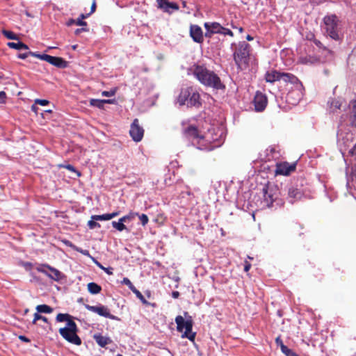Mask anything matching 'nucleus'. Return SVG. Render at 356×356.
<instances>
[{
	"label": "nucleus",
	"instance_id": "1",
	"mask_svg": "<svg viewBox=\"0 0 356 356\" xmlns=\"http://www.w3.org/2000/svg\"><path fill=\"white\" fill-rule=\"evenodd\" d=\"M194 77L203 86L216 90H222L225 86L219 76L209 69L205 64L195 63L189 69Z\"/></svg>",
	"mask_w": 356,
	"mask_h": 356
},
{
	"label": "nucleus",
	"instance_id": "2",
	"mask_svg": "<svg viewBox=\"0 0 356 356\" xmlns=\"http://www.w3.org/2000/svg\"><path fill=\"white\" fill-rule=\"evenodd\" d=\"M233 49L234 60L237 68L241 70H245L249 67L250 59V45L245 41L239 42L238 44H232Z\"/></svg>",
	"mask_w": 356,
	"mask_h": 356
},
{
	"label": "nucleus",
	"instance_id": "3",
	"mask_svg": "<svg viewBox=\"0 0 356 356\" xmlns=\"http://www.w3.org/2000/svg\"><path fill=\"white\" fill-rule=\"evenodd\" d=\"M177 102L180 106L199 107L201 105L199 92L192 86L182 88L177 97Z\"/></svg>",
	"mask_w": 356,
	"mask_h": 356
},
{
	"label": "nucleus",
	"instance_id": "4",
	"mask_svg": "<svg viewBox=\"0 0 356 356\" xmlns=\"http://www.w3.org/2000/svg\"><path fill=\"white\" fill-rule=\"evenodd\" d=\"M293 78L296 80H289L287 83L291 85L286 94V102L291 105H296L302 99L304 95L305 88L301 81L293 74Z\"/></svg>",
	"mask_w": 356,
	"mask_h": 356
},
{
	"label": "nucleus",
	"instance_id": "5",
	"mask_svg": "<svg viewBox=\"0 0 356 356\" xmlns=\"http://www.w3.org/2000/svg\"><path fill=\"white\" fill-rule=\"evenodd\" d=\"M79 331L78 327L75 322H70L68 326L61 327L58 332L61 337L70 343L80 346L81 339L77 335Z\"/></svg>",
	"mask_w": 356,
	"mask_h": 356
},
{
	"label": "nucleus",
	"instance_id": "6",
	"mask_svg": "<svg viewBox=\"0 0 356 356\" xmlns=\"http://www.w3.org/2000/svg\"><path fill=\"white\" fill-rule=\"evenodd\" d=\"M175 323H177V331L182 332L184 329H185L181 337L187 338L191 341L193 342L195 339L196 333L192 332L193 321L191 317H189V319L185 321L181 316H177L175 318Z\"/></svg>",
	"mask_w": 356,
	"mask_h": 356
},
{
	"label": "nucleus",
	"instance_id": "7",
	"mask_svg": "<svg viewBox=\"0 0 356 356\" xmlns=\"http://www.w3.org/2000/svg\"><path fill=\"white\" fill-rule=\"evenodd\" d=\"M325 29L327 34L333 40L340 39L338 31V19L334 15L325 16L323 18Z\"/></svg>",
	"mask_w": 356,
	"mask_h": 356
},
{
	"label": "nucleus",
	"instance_id": "8",
	"mask_svg": "<svg viewBox=\"0 0 356 356\" xmlns=\"http://www.w3.org/2000/svg\"><path fill=\"white\" fill-rule=\"evenodd\" d=\"M290 79L296 80L293 78V74L280 72L275 70L268 71L265 74L266 81L270 83H273L277 81H283L285 83H288V81H289Z\"/></svg>",
	"mask_w": 356,
	"mask_h": 356
},
{
	"label": "nucleus",
	"instance_id": "9",
	"mask_svg": "<svg viewBox=\"0 0 356 356\" xmlns=\"http://www.w3.org/2000/svg\"><path fill=\"white\" fill-rule=\"evenodd\" d=\"M302 184L298 183L292 184L288 188V200L290 203L293 204L294 202L300 200L304 195V192L302 189Z\"/></svg>",
	"mask_w": 356,
	"mask_h": 356
},
{
	"label": "nucleus",
	"instance_id": "10",
	"mask_svg": "<svg viewBox=\"0 0 356 356\" xmlns=\"http://www.w3.org/2000/svg\"><path fill=\"white\" fill-rule=\"evenodd\" d=\"M129 134L135 142H140L143 139L144 129L141 126H140L138 119H134L131 123Z\"/></svg>",
	"mask_w": 356,
	"mask_h": 356
},
{
	"label": "nucleus",
	"instance_id": "11",
	"mask_svg": "<svg viewBox=\"0 0 356 356\" xmlns=\"http://www.w3.org/2000/svg\"><path fill=\"white\" fill-rule=\"evenodd\" d=\"M277 189L273 186L265 185L263 188V195L264 201L268 207H270L275 200L277 198L276 192Z\"/></svg>",
	"mask_w": 356,
	"mask_h": 356
},
{
	"label": "nucleus",
	"instance_id": "12",
	"mask_svg": "<svg viewBox=\"0 0 356 356\" xmlns=\"http://www.w3.org/2000/svg\"><path fill=\"white\" fill-rule=\"evenodd\" d=\"M296 168V163H289L288 162H282L277 163L275 174L282 175H289L294 172Z\"/></svg>",
	"mask_w": 356,
	"mask_h": 356
},
{
	"label": "nucleus",
	"instance_id": "13",
	"mask_svg": "<svg viewBox=\"0 0 356 356\" xmlns=\"http://www.w3.org/2000/svg\"><path fill=\"white\" fill-rule=\"evenodd\" d=\"M253 104L257 111H263L268 104L267 97L261 92L257 91L254 97Z\"/></svg>",
	"mask_w": 356,
	"mask_h": 356
},
{
	"label": "nucleus",
	"instance_id": "14",
	"mask_svg": "<svg viewBox=\"0 0 356 356\" xmlns=\"http://www.w3.org/2000/svg\"><path fill=\"white\" fill-rule=\"evenodd\" d=\"M85 307L88 310H89L90 312H95V313H97V314H99L101 316L108 318L113 319V320H115V319L117 318L115 316L111 314L109 312L108 309L106 307L104 306V305L91 306V305H86Z\"/></svg>",
	"mask_w": 356,
	"mask_h": 356
},
{
	"label": "nucleus",
	"instance_id": "15",
	"mask_svg": "<svg viewBox=\"0 0 356 356\" xmlns=\"http://www.w3.org/2000/svg\"><path fill=\"white\" fill-rule=\"evenodd\" d=\"M190 36L195 42L202 44L204 42V33L202 28L197 24H191L189 29Z\"/></svg>",
	"mask_w": 356,
	"mask_h": 356
},
{
	"label": "nucleus",
	"instance_id": "16",
	"mask_svg": "<svg viewBox=\"0 0 356 356\" xmlns=\"http://www.w3.org/2000/svg\"><path fill=\"white\" fill-rule=\"evenodd\" d=\"M45 61L50 63L51 65L60 68L64 69L67 67L68 63L61 57H56L48 55L45 56Z\"/></svg>",
	"mask_w": 356,
	"mask_h": 356
},
{
	"label": "nucleus",
	"instance_id": "17",
	"mask_svg": "<svg viewBox=\"0 0 356 356\" xmlns=\"http://www.w3.org/2000/svg\"><path fill=\"white\" fill-rule=\"evenodd\" d=\"M184 135L189 140L200 138L197 127L193 125H189L186 127L184 130Z\"/></svg>",
	"mask_w": 356,
	"mask_h": 356
},
{
	"label": "nucleus",
	"instance_id": "18",
	"mask_svg": "<svg viewBox=\"0 0 356 356\" xmlns=\"http://www.w3.org/2000/svg\"><path fill=\"white\" fill-rule=\"evenodd\" d=\"M44 266H46L47 269H48L49 270V272H48V275L47 276L49 277L50 279L54 280L57 282L62 280V278L63 277V274L58 269L54 268L49 265H44Z\"/></svg>",
	"mask_w": 356,
	"mask_h": 356
},
{
	"label": "nucleus",
	"instance_id": "19",
	"mask_svg": "<svg viewBox=\"0 0 356 356\" xmlns=\"http://www.w3.org/2000/svg\"><path fill=\"white\" fill-rule=\"evenodd\" d=\"M96 343L102 348H105L108 344L111 343L113 341L110 337L103 336L100 334H96L93 337Z\"/></svg>",
	"mask_w": 356,
	"mask_h": 356
},
{
	"label": "nucleus",
	"instance_id": "20",
	"mask_svg": "<svg viewBox=\"0 0 356 356\" xmlns=\"http://www.w3.org/2000/svg\"><path fill=\"white\" fill-rule=\"evenodd\" d=\"M115 102V99H91L90 100V105L92 106L97 107L99 108H103L105 104H113Z\"/></svg>",
	"mask_w": 356,
	"mask_h": 356
},
{
	"label": "nucleus",
	"instance_id": "21",
	"mask_svg": "<svg viewBox=\"0 0 356 356\" xmlns=\"http://www.w3.org/2000/svg\"><path fill=\"white\" fill-rule=\"evenodd\" d=\"M205 29H210L211 33H219L221 32L222 26L218 22H205L204 24Z\"/></svg>",
	"mask_w": 356,
	"mask_h": 356
},
{
	"label": "nucleus",
	"instance_id": "22",
	"mask_svg": "<svg viewBox=\"0 0 356 356\" xmlns=\"http://www.w3.org/2000/svg\"><path fill=\"white\" fill-rule=\"evenodd\" d=\"M56 319L58 322H67V326H68V323L70 322H74L73 321V317L69 314L59 313L58 314H57Z\"/></svg>",
	"mask_w": 356,
	"mask_h": 356
},
{
	"label": "nucleus",
	"instance_id": "23",
	"mask_svg": "<svg viewBox=\"0 0 356 356\" xmlns=\"http://www.w3.org/2000/svg\"><path fill=\"white\" fill-rule=\"evenodd\" d=\"M88 290L91 294H97L101 292L102 287L95 282L88 284Z\"/></svg>",
	"mask_w": 356,
	"mask_h": 356
},
{
	"label": "nucleus",
	"instance_id": "24",
	"mask_svg": "<svg viewBox=\"0 0 356 356\" xmlns=\"http://www.w3.org/2000/svg\"><path fill=\"white\" fill-rule=\"evenodd\" d=\"M7 45L10 48L18 49V50L29 49V47L26 44L23 43L21 41H19L17 42H10L7 44Z\"/></svg>",
	"mask_w": 356,
	"mask_h": 356
},
{
	"label": "nucleus",
	"instance_id": "25",
	"mask_svg": "<svg viewBox=\"0 0 356 356\" xmlns=\"http://www.w3.org/2000/svg\"><path fill=\"white\" fill-rule=\"evenodd\" d=\"M37 312L50 314L53 312V308L47 305H39L36 307Z\"/></svg>",
	"mask_w": 356,
	"mask_h": 356
},
{
	"label": "nucleus",
	"instance_id": "26",
	"mask_svg": "<svg viewBox=\"0 0 356 356\" xmlns=\"http://www.w3.org/2000/svg\"><path fill=\"white\" fill-rule=\"evenodd\" d=\"M90 15V13L88 14H81L79 17L76 20V24L81 26H86L87 22L83 21L84 19L88 17Z\"/></svg>",
	"mask_w": 356,
	"mask_h": 356
},
{
	"label": "nucleus",
	"instance_id": "27",
	"mask_svg": "<svg viewBox=\"0 0 356 356\" xmlns=\"http://www.w3.org/2000/svg\"><path fill=\"white\" fill-rule=\"evenodd\" d=\"M179 8V7L177 3L168 1L164 12L170 13V9L173 10H178Z\"/></svg>",
	"mask_w": 356,
	"mask_h": 356
},
{
	"label": "nucleus",
	"instance_id": "28",
	"mask_svg": "<svg viewBox=\"0 0 356 356\" xmlns=\"http://www.w3.org/2000/svg\"><path fill=\"white\" fill-rule=\"evenodd\" d=\"M136 297L145 305H149L150 303L144 298L143 294L136 288L131 291Z\"/></svg>",
	"mask_w": 356,
	"mask_h": 356
},
{
	"label": "nucleus",
	"instance_id": "29",
	"mask_svg": "<svg viewBox=\"0 0 356 356\" xmlns=\"http://www.w3.org/2000/svg\"><path fill=\"white\" fill-rule=\"evenodd\" d=\"M3 35L9 40H18V36L13 31L3 29Z\"/></svg>",
	"mask_w": 356,
	"mask_h": 356
},
{
	"label": "nucleus",
	"instance_id": "30",
	"mask_svg": "<svg viewBox=\"0 0 356 356\" xmlns=\"http://www.w3.org/2000/svg\"><path fill=\"white\" fill-rule=\"evenodd\" d=\"M112 225L114 228H115L117 230L120 232H122L127 229L124 222L122 221H120V220H118V222L113 221Z\"/></svg>",
	"mask_w": 356,
	"mask_h": 356
},
{
	"label": "nucleus",
	"instance_id": "31",
	"mask_svg": "<svg viewBox=\"0 0 356 356\" xmlns=\"http://www.w3.org/2000/svg\"><path fill=\"white\" fill-rule=\"evenodd\" d=\"M286 356H299L293 350L289 348L286 346H282L281 350Z\"/></svg>",
	"mask_w": 356,
	"mask_h": 356
},
{
	"label": "nucleus",
	"instance_id": "32",
	"mask_svg": "<svg viewBox=\"0 0 356 356\" xmlns=\"http://www.w3.org/2000/svg\"><path fill=\"white\" fill-rule=\"evenodd\" d=\"M92 219L95 220H111V217L109 213H106L103 215L92 216Z\"/></svg>",
	"mask_w": 356,
	"mask_h": 356
},
{
	"label": "nucleus",
	"instance_id": "33",
	"mask_svg": "<svg viewBox=\"0 0 356 356\" xmlns=\"http://www.w3.org/2000/svg\"><path fill=\"white\" fill-rule=\"evenodd\" d=\"M38 320H42L45 323H48V318L47 317L42 316L38 312H36L34 314V318L32 321V323L35 324L37 321H38Z\"/></svg>",
	"mask_w": 356,
	"mask_h": 356
},
{
	"label": "nucleus",
	"instance_id": "34",
	"mask_svg": "<svg viewBox=\"0 0 356 356\" xmlns=\"http://www.w3.org/2000/svg\"><path fill=\"white\" fill-rule=\"evenodd\" d=\"M28 54H30V56H33V57H35V58H38L40 60H44L45 61V56H47V54H38V52H33V51H28Z\"/></svg>",
	"mask_w": 356,
	"mask_h": 356
},
{
	"label": "nucleus",
	"instance_id": "35",
	"mask_svg": "<svg viewBox=\"0 0 356 356\" xmlns=\"http://www.w3.org/2000/svg\"><path fill=\"white\" fill-rule=\"evenodd\" d=\"M352 123L356 127V101L354 102L352 110Z\"/></svg>",
	"mask_w": 356,
	"mask_h": 356
},
{
	"label": "nucleus",
	"instance_id": "36",
	"mask_svg": "<svg viewBox=\"0 0 356 356\" xmlns=\"http://www.w3.org/2000/svg\"><path fill=\"white\" fill-rule=\"evenodd\" d=\"M220 34H222L224 35H229L231 37L234 36V33L230 29L225 28L223 26L221 29V32L220 33Z\"/></svg>",
	"mask_w": 356,
	"mask_h": 356
},
{
	"label": "nucleus",
	"instance_id": "37",
	"mask_svg": "<svg viewBox=\"0 0 356 356\" xmlns=\"http://www.w3.org/2000/svg\"><path fill=\"white\" fill-rule=\"evenodd\" d=\"M139 219L141 222V224L145 226L147 224L148 221H149V218L147 217V216L146 214H141V215H139Z\"/></svg>",
	"mask_w": 356,
	"mask_h": 356
},
{
	"label": "nucleus",
	"instance_id": "38",
	"mask_svg": "<svg viewBox=\"0 0 356 356\" xmlns=\"http://www.w3.org/2000/svg\"><path fill=\"white\" fill-rule=\"evenodd\" d=\"M122 284H126L131 291H132L133 289H134L136 287L133 285V284L131 283V282L129 280V278L127 277H124L122 280Z\"/></svg>",
	"mask_w": 356,
	"mask_h": 356
},
{
	"label": "nucleus",
	"instance_id": "39",
	"mask_svg": "<svg viewBox=\"0 0 356 356\" xmlns=\"http://www.w3.org/2000/svg\"><path fill=\"white\" fill-rule=\"evenodd\" d=\"M156 3L158 5V8L164 11L166 4L168 3V1L167 0H156Z\"/></svg>",
	"mask_w": 356,
	"mask_h": 356
},
{
	"label": "nucleus",
	"instance_id": "40",
	"mask_svg": "<svg viewBox=\"0 0 356 356\" xmlns=\"http://www.w3.org/2000/svg\"><path fill=\"white\" fill-rule=\"evenodd\" d=\"M134 215L133 213H129V215H126L120 218V221H122L123 222H126L127 221L131 220L134 218Z\"/></svg>",
	"mask_w": 356,
	"mask_h": 356
},
{
	"label": "nucleus",
	"instance_id": "41",
	"mask_svg": "<svg viewBox=\"0 0 356 356\" xmlns=\"http://www.w3.org/2000/svg\"><path fill=\"white\" fill-rule=\"evenodd\" d=\"M115 92H116V90L113 89L110 91H103L102 92V96H104V97H112V96L115 95Z\"/></svg>",
	"mask_w": 356,
	"mask_h": 356
},
{
	"label": "nucleus",
	"instance_id": "42",
	"mask_svg": "<svg viewBox=\"0 0 356 356\" xmlns=\"http://www.w3.org/2000/svg\"><path fill=\"white\" fill-rule=\"evenodd\" d=\"M44 265L45 264L40 265V266L36 268V270L38 272H40L47 276L48 275V271L47 270H45V268H47V267L44 266Z\"/></svg>",
	"mask_w": 356,
	"mask_h": 356
},
{
	"label": "nucleus",
	"instance_id": "43",
	"mask_svg": "<svg viewBox=\"0 0 356 356\" xmlns=\"http://www.w3.org/2000/svg\"><path fill=\"white\" fill-rule=\"evenodd\" d=\"M49 101L46 100V99H37L35 100V104H39L41 106H46V105L49 104Z\"/></svg>",
	"mask_w": 356,
	"mask_h": 356
},
{
	"label": "nucleus",
	"instance_id": "44",
	"mask_svg": "<svg viewBox=\"0 0 356 356\" xmlns=\"http://www.w3.org/2000/svg\"><path fill=\"white\" fill-rule=\"evenodd\" d=\"M88 225L90 229L100 227V225L98 222H95V220H89Z\"/></svg>",
	"mask_w": 356,
	"mask_h": 356
},
{
	"label": "nucleus",
	"instance_id": "45",
	"mask_svg": "<svg viewBox=\"0 0 356 356\" xmlns=\"http://www.w3.org/2000/svg\"><path fill=\"white\" fill-rule=\"evenodd\" d=\"M77 252L81 253L82 254L85 255V256H87V257H92L90 254V252L88 250H82L81 248H74Z\"/></svg>",
	"mask_w": 356,
	"mask_h": 356
},
{
	"label": "nucleus",
	"instance_id": "46",
	"mask_svg": "<svg viewBox=\"0 0 356 356\" xmlns=\"http://www.w3.org/2000/svg\"><path fill=\"white\" fill-rule=\"evenodd\" d=\"M6 94L3 91H0V104L6 102Z\"/></svg>",
	"mask_w": 356,
	"mask_h": 356
},
{
	"label": "nucleus",
	"instance_id": "47",
	"mask_svg": "<svg viewBox=\"0 0 356 356\" xmlns=\"http://www.w3.org/2000/svg\"><path fill=\"white\" fill-rule=\"evenodd\" d=\"M314 43L319 48L323 49L324 50L326 49V47L321 42L320 40L315 39Z\"/></svg>",
	"mask_w": 356,
	"mask_h": 356
},
{
	"label": "nucleus",
	"instance_id": "48",
	"mask_svg": "<svg viewBox=\"0 0 356 356\" xmlns=\"http://www.w3.org/2000/svg\"><path fill=\"white\" fill-rule=\"evenodd\" d=\"M275 343L276 344L280 347V349L282 350V346H285L283 342H282V340L281 339V337L280 336H278L276 339H275Z\"/></svg>",
	"mask_w": 356,
	"mask_h": 356
},
{
	"label": "nucleus",
	"instance_id": "49",
	"mask_svg": "<svg viewBox=\"0 0 356 356\" xmlns=\"http://www.w3.org/2000/svg\"><path fill=\"white\" fill-rule=\"evenodd\" d=\"M306 38H307V40H311V41H313V42H314V40L316 39V38H315V35H314V33H308V34L306 35Z\"/></svg>",
	"mask_w": 356,
	"mask_h": 356
},
{
	"label": "nucleus",
	"instance_id": "50",
	"mask_svg": "<svg viewBox=\"0 0 356 356\" xmlns=\"http://www.w3.org/2000/svg\"><path fill=\"white\" fill-rule=\"evenodd\" d=\"M251 268V264L245 261L244 264V271L248 272Z\"/></svg>",
	"mask_w": 356,
	"mask_h": 356
},
{
	"label": "nucleus",
	"instance_id": "51",
	"mask_svg": "<svg viewBox=\"0 0 356 356\" xmlns=\"http://www.w3.org/2000/svg\"><path fill=\"white\" fill-rule=\"evenodd\" d=\"M18 338L23 342L29 343L31 341L29 338L24 335H19Z\"/></svg>",
	"mask_w": 356,
	"mask_h": 356
},
{
	"label": "nucleus",
	"instance_id": "52",
	"mask_svg": "<svg viewBox=\"0 0 356 356\" xmlns=\"http://www.w3.org/2000/svg\"><path fill=\"white\" fill-rule=\"evenodd\" d=\"M83 31H84V32H87V31H88V29H87V28H81V29H77L75 31L74 33H75L76 35H79V34H80L81 32H83Z\"/></svg>",
	"mask_w": 356,
	"mask_h": 356
},
{
	"label": "nucleus",
	"instance_id": "53",
	"mask_svg": "<svg viewBox=\"0 0 356 356\" xmlns=\"http://www.w3.org/2000/svg\"><path fill=\"white\" fill-rule=\"evenodd\" d=\"M92 261L96 264L97 266H98L100 269L103 270L104 266L102 265L97 259H95L94 257H91Z\"/></svg>",
	"mask_w": 356,
	"mask_h": 356
},
{
	"label": "nucleus",
	"instance_id": "54",
	"mask_svg": "<svg viewBox=\"0 0 356 356\" xmlns=\"http://www.w3.org/2000/svg\"><path fill=\"white\" fill-rule=\"evenodd\" d=\"M96 7H97L96 0H93L92 3L91 5L90 12L89 13H90V15L95 11Z\"/></svg>",
	"mask_w": 356,
	"mask_h": 356
},
{
	"label": "nucleus",
	"instance_id": "55",
	"mask_svg": "<svg viewBox=\"0 0 356 356\" xmlns=\"http://www.w3.org/2000/svg\"><path fill=\"white\" fill-rule=\"evenodd\" d=\"M340 104L339 103L338 101H335V102H332L331 103V107H334V108L336 109H339L340 108Z\"/></svg>",
	"mask_w": 356,
	"mask_h": 356
},
{
	"label": "nucleus",
	"instance_id": "56",
	"mask_svg": "<svg viewBox=\"0 0 356 356\" xmlns=\"http://www.w3.org/2000/svg\"><path fill=\"white\" fill-rule=\"evenodd\" d=\"M214 34V33H211V30L210 29H206V32H205V34H204V36L206 38H211L212 35Z\"/></svg>",
	"mask_w": 356,
	"mask_h": 356
},
{
	"label": "nucleus",
	"instance_id": "57",
	"mask_svg": "<svg viewBox=\"0 0 356 356\" xmlns=\"http://www.w3.org/2000/svg\"><path fill=\"white\" fill-rule=\"evenodd\" d=\"M29 56H30V54H28V51H27L26 53L19 54L18 55V58H20V59H25V58H26Z\"/></svg>",
	"mask_w": 356,
	"mask_h": 356
},
{
	"label": "nucleus",
	"instance_id": "58",
	"mask_svg": "<svg viewBox=\"0 0 356 356\" xmlns=\"http://www.w3.org/2000/svg\"><path fill=\"white\" fill-rule=\"evenodd\" d=\"M103 270L107 273L108 275H112L113 274V268H104Z\"/></svg>",
	"mask_w": 356,
	"mask_h": 356
},
{
	"label": "nucleus",
	"instance_id": "59",
	"mask_svg": "<svg viewBox=\"0 0 356 356\" xmlns=\"http://www.w3.org/2000/svg\"><path fill=\"white\" fill-rule=\"evenodd\" d=\"M179 296H180V293L177 291H172V297L173 298H178L179 297Z\"/></svg>",
	"mask_w": 356,
	"mask_h": 356
},
{
	"label": "nucleus",
	"instance_id": "60",
	"mask_svg": "<svg viewBox=\"0 0 356 356\" xmlns=\"http://www.w3.org/2000/svg\"><path fill=\"white\" fill-rule=\"evenodd\" d=\"M76 24V20H75V19H69V20L67 22V23H66L67 26H72V24Z\"/></svg>",
	"mask_w": 356,
	"mask_h": 356
},
{
	"label": "nucleus",
	"instance_id": "61",
	"mask_svg": "<svg viewBox=\"0 0 356 356\" xmlns=\"http://www.w3.org/2000/svg\"><path fill=\"white\" fill-rule=\"evenodd\" d=\"M349 153L352 155L356 156V144L354 145V147L350 150Z\"/></svg>",
	"mask_w": 356,
	"mask_h": 356
},
{
	"label": "nucleus",
	"instance_id": "62",
	"mask_svg": "<svg viewBox=\"0 0 356 356\" xmlns=\"http://www.w3.org/2000/svg\"><path fill=\"white\" fill-rule=\"evenodd\" d=\"M109 214H110L111 219H112V218L118 216L120 214V211H115V212H113Z\"/></svg>",
	"mask_w": 356,
	"mask_h": 356
},
{
	"label": "nucleus",
	"instance_id": "63",
	"mask_svg": "<svg viewBox=\"0 0 356 356\" xmlns=\"http://www.w3.org/2000/svg\"><path fill=\"white\" fill-rule=\"evenodd\" d=\"M66 168L70 171H72V172H76V170L74 168V167L72 165H67L66 166Z\"/></svg>",
	"mask_w": 356,
	"mask_h": 356
},
{
	"label": "nucleus",
	"instance_id": "64",
	"mask_svg": "<svg viewBox=\"0 0 356 356\" xmlns=\"http://www.w3.org/2000/svg\"><path fill=\"white\" fill-rule=\"evenodd\" d=\"M31 110L34 111L35 113H37L38 107L35 105H32Z\"/></svg>",
	"mask_w": 356,
	"mask_h": 356
}]
</instances>
